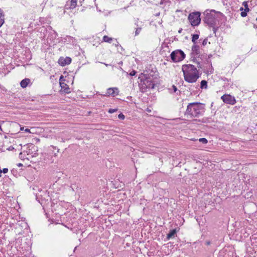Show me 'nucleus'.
<instances>
[{
    "mask_svg": "<svg viewBox=\"0 0 257 257\" xmlns=\"http://www.w3.org/2000/svg\"><path fill=\"white\" fill-rule=\"evenodd\" d=\"M184 79L189 83L195 82L199 77L197 68L191 64H184L182 66Z\"/></svg>",
    "mask_w": 257,
    "mask_h": 257,
    "instance_id": "nucleus-1",
    "label": "nucleus"
},
{
    "mask_svg": "<svg viewBox=\"0 0 257 257\" xmlns=\"http://www.w3.org/2000/svg\"><path fill=\"white\" fill-rule=\"evenodd\" d=\"M204 108L203 104L200 103H191L188 106L186 114L191 117H197L202 114Z\"/></svg>",
    "mask_w": 257,
    "mask_h": 257,
    "instance_id": "nucleus-2",
    "label": "nucleus"
},
{
    "mask_svg": "<svg viewBox=\"0 0 257 257\" xmlns=\"http://www.w3.org/2000/svg\"><path fill=\"white\" fill-rule=\"evenodd\" d=\"M170 56L174 62H179L185 58V54L182 50H176L171 53Z\"/></svg>",
    "mask_w": 257,
    "mask_h": 257,
    "instance_id": "nucleus-3",
    "label": "nucleus"
},
{
    "mask_svg": "<svg viewBox=\"0 0 257 257\" xmlns=\"http://www.w3.org/2000/svg\"><path fill=\"white\" fill-rule=\"evenodd\" d=\"M200 13L199 12H194L189 14L188 20L191 25L193 26H198L201 21Z\"/></svg>",
    "mask_w": 257,
    "mask_h": 257,
    "instance_id": "nucleus-4",
    "label": "nucleus"
},
{
    "mask_svg": "<svg viewBox=\"0 0 257 257\" xmlns=\"http://www.w3.org/2000/svg\"><path fill=\"white\" fill-rule=\"evenodd\" d=\"M154 82L150 78H146L142 82L141 91L142 92H146L147 89L154 88Z\"/></svg>",
    "mask_w": 257,
    "mask_h": 257,
    "instance_id": "nucleus-5",
    "label": "nucleus"
},
{
    "mask_svg": "<svg viewBox=\"0 0 257 257\" xmlns=\"http://www.w3.org/2000/svg\"><path fill=\"white\" fill-rule=\"evenodd\" d=\"M204 21L208 25L211 27L214 26L216 23L215 15L210 13H207L204 18Z\"/></svg>",
    "mask_w": 257,
    "mask_h": 257,
    "instance_id": "nucleus-6",
    "label": "nucleus"
},
{
    "mask_svg": "<svg viewBox=\"0 0 257 257\" xmlns=\"http://www.w3.org/2000/svg\"><path fill=\"white\" fill-rule=\"evenodd\" d=\"M221 99L224 102L231 105L234 104L236 102L234 97L230 95H223L221 96Z\"/></svg>",
    "mask_w": 257,
    "mask_h": 257,
    "instance_id": "nucleus-7",
    "label": "nucleus"
},
{
    "mask_svg": "<svg viewBox=\"0 0 257 257\" xmlns=\"http://www.w3.org/2000/svg\"><path fill=\"white\" fill-rule=\"evenodd\" d=\"M71 62V58L68 57H66L65 58L60 57L58 60L59 64L62 66H64L66 65H68Z\"/></svg>",
    "mask_w": 257,
    "mask_h": 257,
    "instance_id": "nucleus-8",
    "label": "nucleus"
},
{
    "mask_svg": "<svg viewBox=\"0 0 257 257\" xmlns=\"http://www.w3.org/2000/svg\"><path fill=\"white\" fill-rule=\"evenodd\" d=\"M118 93V90L116 87L109 88L107 90V95L115 96V95H117Z\"/></svg>",
    "mask_w": 257,
    "mask_h": 257,
    "instance_id": "nucleus-9",
    "label": "nucleus"
},
{
    "mask_svg": "<svg viewBox=\"0 0 257 257\" xmlns=\"http://www.w3.org/2000/svg\"><path fill=\"white\" fill-rule=\"evenodd\" d=\"M200 53L199 47L196 44H194L192 47V55L194 57L198 55Z\"/></svg>",
    "mask_w": 257,
    "mask_h": 257,
    "instance_id": "nucleus-10",
    "label": "nucleus"
},
{
    "mask_svg": "<svg viewBox=\"0 0 257 257\" xmlns=\"http://www.w3.org/2000/svg\"><path fill=\"white\" fill-rule=\"evenodd\" d=\"M30 82V80L29 79H23L21 82V86L23 88H25L27 86L28 83H29Z\"/></svg>",
    "mask_w": 257,
    "mask_h": 257,
    "instance_id": "nucleus-11",
    "label": "nucleus"
},
{
    "mask_svg": "<svg viewBox=\"0 0 257 257\" xmlns=\"http://www.w3.org/2000/svg\"><path fill=\"white\" fill-rule=\"evenodd\" d=\"M176 231L175 229L171 230L169 233L167 234V238L170 239V238L174 237Z\"/></svg>",
    "mask_w": 257,
    "mask_h": 257,
    "instance_id": "nucleus-12",
    "label": "nucleus"
},
{
    "mask_svg": "<svg viewBox=\"0 0 257 257\" xmlns=\"http://www.w3.org/2000/svg\"><path fill=\"white\" fill-rule=\"evenodd\" d=\"M70 9H74L77 6V0H71Z\"/></svg>",
    "mask_w": 257,
    "mask_h": 257,
    "instance_id": "nucleus-13",
    "label": "nucleus"
},
{
    "mask_svg": "<svg viewBox=\"0 0 257 257\" xmlns=\"http://www.w3.org/2000/svg\"><path fill=\"white\" fill-rule=\"evenodd\" d=\"M207 82L206 80H202L201 81V83H200V88L201 89H203V88H207Z\"/></svg>",
    "mask_w": 257,
    "mask_h": 257,
    "instance_id": "nucleus-14",
    "label": "nucleus"
},
{
    "mask_svg": "<svg viewBox=\"0 0 257 257\" xmlns=\"http://www.w3.org/2000/svg\"><path fill=\"white\" fill-rule=\"evenodd\" d=\"M199 38V35L197 34H194L192 35V41L194 43V44H196V41Z\"/></svg>",
    "mask_w": 257,
    "mask_h": 257,
    "instance_id": "nucleus-15",
    "label": "nucleus"
},
{
    "mask_svg": "<svg viewBox=\"0 0 257 257\" xmlns=\"http://www.w3.org/2000/svg\"><path fill=\"white\" fill-rule=\"evenodd\" d=\"M112 38L108 37L107 36H104L103 37V40L105 42L110 43L112 41Z\"/></svg>",
    "mask_w": 257,
    "mask_h": 257,
    "instance_id": "nucleus-16",
    "label": "nucleus"
},
{
    "mask_svg": "<svg viewBox=\"0 0 257 257\" xmlns=\"http://www.w3.org/2000/svg\"><path fill=\"white\" fill-rule=\"evenodd\" d=\"M242 5L244 7V8H245V9H244L245 11L249 12V9L248 7V5H247V2H243Z\"/></svg>",
    "mask_w": 257,
    "mask_h": 257,
    "instance_id": "nucleus-17",
    "label": "nucleus"
},
{
    "mask_svg": "<svg viewBox=\"0 0 257 257\" xmlns=\"http://www.w3.org/2000/svg\"><path fill=\"white\" fill-rule=\"evenodd\" d=\"M199 141L204 144H206L208 142L207 139L205 138H200L199 139Z\"/></svg>",
    "mask_w": 257,
    "mask_h": 257,
    "instance_id": "nucleus-18",
    "label": "nucleus"
},
{
    "mask_svg": "<svg viewBox=\"0 0 257 257\" xmlns=\"http://www.w3.org/2000/svg\"><path fill=\"white\" fill-rule=\"evenodd\" d=\"M141 30H142V28H137L136 30L135 31V36L138 35L140 33Z\"/></svg>",
    "mask_w": 257,
    "mask_h": 257,
    "instance_id": "nucleus-19",
    "label": "nucleus"
},
{
    "mask_svg": "<svg viewBox=\"0 0 257 257\" xmlns=\"http://www.w3.org/2000/svg\"><path fill=\"white\" fill-rule=\"evenodd\" d=\"M117 110V109H112V108H110L108 110V112L110 113H112L115 111H116Z\"/></svg>",
    "mask_w": 257,
    "mask_h": 257,
    "instance_id": "nucleus-20",
    "label": "nucleus"
},
{
    "mask_svg": "<svg viewBox=\"0 0 257 257\" xmlns=\"http://www.w3.org/2000/svg\"><path fill=\"white\" fill-rule=\"evenodd\" d=\"M246 12H246L245 11L244 12H241L240 13L241 16L242 17H245V16H246V15H247Z\"/></svg>",
    "mask_w": 257,
    "mask_h": 257,
    "instance_id": "nucleus-21",
    "label": "nucleus"
},
{
    "mask_svg": "<svg viewBox=\"0 0 257 257\" xmlns=\"http://www.w3.org/2000/svg\"><path fill=\"white\" fill-rule=\"evenodd\" d=\"M118 117L119 118V119H123L124 118V115L122 114V113H120L118 115Z\"/></svg>",
    "mask_w": 257,
    "mask_h": 257,
    "instance_id": "nucleus-22",
    "label": "nucleus"
},
{
    "mask_svg": "<svg viewBox=\"0 0 257 257\" xmlns=\"http://www.w3.org/2000/svg\"><path fill=\"white\" fill-rule=\"evenodd\" d=\"M4 23V18H0V27L2 26Z\"/></svg>",
    "mask_w": 257,
    "mask_h": 257,
    "instance_id": "nucleus-23",
    "label": "nucleus"
},
{
    "mask_svg": "<svg viewBox=\"0 0 257 257\" xmlns=\"http://www.w3.org/2000/svg\"><path fill=\"white\" fill-rule=\"evenodd\" d=\"M4 18V14L3 13V11L0 9V18Z\"/></svg>",
    "mask_w": 257,
    "mask_h": 257,
    "instance_id": "nucleus-24",
    "label": "nucleus"
},
{
    "mask_svg": "<svg viewBox=\"0 0 257 257\" xmlns=\"http://www.w3.org/2000/svg\"><path fill=\"white\" fill-rule=\"evenodd\" d=\"M136 73V71L133 70V71H132V72H130V75L131 76H133L135 75Z\"/></svg>",
    "mask_w": 257,
    "mask_h": 257,
    "instance_id": "nucleus-25",
    "label": "nucleus"
},
{
    "mask_svg": "<svg viewBox=\"0 0 257 257\" xmlns=\"http://www.w3.org/2000/svg\"><path fill=\"white\" fill-rule=\"evenodd\" d=\"M207 40L206 39H204L203 41V42H202V45L203 46H205L206 45L207 43Z\"/></svg>",
    "mask_w": 257,
    "mask_h": 257,
    "instance_id": "nucleus-26",
    "label": "nucleus"
},
{
    "mask_svg": "<svg viewBox=\"0 0 257 257\" xmlns=\"http://www.w3.org/2000/svg\"><path fill=\"white\" fill-rule=\"evenodd\" d=\"M2 172L4 173H8V169L7 168H4L3 169V170H2Z\"/></svg>",
    "mask_w": 257,
    "mask_h": 257,
    "instance_id": "nucleus-27",
    "label": "nucleus"
},
{
    "mask_svg": "<svg viewBox=\"0 0 257 257\" xmlns=\"http://www.w3.org/2000/svg\"><path fill=\"white\" fill-rule=\"evenodd\" d=\"M64 91L65 92H66L67 93H68L69 92H70L69 88L68 87H67L66 89H65Z\"/></svg>",
    "mask_w": 257,
    "mask_h": 257,
    "instance_id": "nucleus-28",
    "label": "nucleus"
},
{
    "mask_svg": "<svg viewBox=\"0 0 257 257\" xmlns=\"http://www.w3.org/2000/svg\"><path fill=\"white\" fill-rule=\"evenodd\" d=\"M173 89H174V91L176 92L177 91V87L173 85Z\"/></svg>",
    "mask_w": 257,
    "mask_h": 257,
    "instance_id": "nucleus-29",
    "label": "nucleus"
},
{
    "mask_svg": "<svg viewBox=\"0 0 257 257\" xmlns=\"http://www.w3.org/2000/svg\"><path fill=\"white\" fill-rule=\"evenodd\" d=\"M25 131L27 133H30V130L28 128H26L25 130Z\"/></svg>",
    "mask_w": 257,
    "mask_h": 257,
    "instance_id": "nucleus-30",
    "label": "nucleus"
},
{
    "mask_svg": "<svg viewBox=\"0 0 257 257\" xmlns=\"http://www.w3.org/2000/svg\"><path fill=\"white\" fill-rule=\"evenodd\" d=\"M13 149H14V147L11 146L9 148V150H12Z\"/></svg>",
    "mask_w": 257,
    "mask_h": 257,
    "instance_id": "nucleus-31",
    "label": "nucleus"
},
{
    "mask_svg": "<svg viewBox=\"0 0 257 257\" xmlns=\"http://www.w3.org/2000/svg\"><path fill=\"white\" fill-rule=\"evenodd\" d=\"M206 244H207V245H209V244H210V242H209V241H207V242H206Z\"/></svg>",
    "mask_w": 257,
    "mask_h": 257,
    "instance_id": "nucleus-32",
    "label": "nucleus"
},
{
    "mask_svg": "<svg viewBox=\"0 0 257 257\" xmlns=\"http://www.w3.org/2000/svg\"><path fill=\"white\" fill-rule=\"evenodd\" d=\"M2 170L0 169V177H1V173H2Z\"/></svg>",
    "mask_w": 257,
    "mask_h": 257,
    "instance_id": "nucleus-33",
    "label": "nucleus"
},
{
    "mask_svg": "<svg viewBox=\"0 0 257 257\" xmlns=\"http://www.w3.org/2000/svg\"><path fill=\"white\" fill-rule=\"evenodd\" d=\"M182 30V29L180 30L178 32L180 33L181 32Z\"/></svg>",
    "mask_w": 257,
    "mask_h": 257,
    "instance_id": "nucleus-34",
    "label": "nucleus"
},
{
    "mask_svg": "<svg viewBox=\"0 0 257 257\" xmlns=\"http://www.w3.org/2000/svg\"><path fill=\"white\" fill-rule=\"evenodd\" d=\"M243 10V8H241L240 9V11H242Z\"/></svg>",
    "mask_w": 257,
    "mask_h": 257,
    "instance_id": "nucleus-35",
    "label": "nucleus"
},
{
    "mask_svg": "<svg viewBox=\"0 0 257 257\" xmlns=\"http://www.w3.org/2000/svg\"><path fill=\"white\" fill-rule=\"evenodd\" d=\"M18 166H22V164H19Z\"/></svg>",
    "mask_w": 257,
    "mask_h": 257,
    "instance_id": "nucleus-36",
    "label": "nucleus"
},
{
    "mask_svg": "<svg viewBox=\"0 0 257 257\" xmlns=\"http://www.w3.org/2000/svg\"><path fill=\"white\" fill-rule=\"evenodd\" d=\"M21 130H24V127H21Z\"/></svg>",
    "mask_w": 257,
    "mask_h": 257,
    "instance_id": "nucleus-37",
    "label": "nucleus"
},
{
    "mask_svg": "<svg viewBox=\"0 0 257 257\" xmlns=\"http://www.w3.org/2000/svg\"><path fill=\"white\" fill-rule=\"evenodd\" d=\"M4 121H2L1 122V123H4Z\"/></svg>",
    "mask_w": 257,
    "mask_h": 257,
    "instance_id": "nucleus-38",
    "label": "nucleus"
},
{
    "mask_svg": "<svg viewBox=\"0 0 257 257\" xmlns=\"http://www.w3.org/2000/svg\"><path fill=\"white\" fill-rule=\"evenodd\" d=\"M63 78V76H61V77H60V79H61V78Z\"/></svg>",
    "mask_w": 257,
    "mask_h": 257,
    "instance_id": "nucleus-39",
    "label": "nucleus"
}]
</instances>
